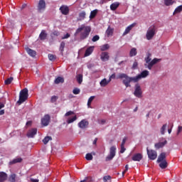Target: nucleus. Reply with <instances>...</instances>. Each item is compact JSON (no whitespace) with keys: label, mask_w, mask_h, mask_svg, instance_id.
Returning <instances> with one entry per match:
<instances>
[{"label":"nucleus","mask_w":182,"mask_h":182,"mask_svg":"<svg viewBox=\"0 0 182 182\" xmlns=\"http://www.w3.org/2000/svg\"><path fill=\"white\" fill-rule=\"evenodd\" d=\"M90 32H92V27H90V26L82 24L78 28H77L74 35L75 36L80 35V41H85V39H87V38H89Z\"/></svg>","instance_id":"obj_1"},{"label":"nucleus","mask_w":182,"mask_h":182,"mask_svg":"<svg viewBox=\"0 0 182 182\" xmlns=\"http://www.w3.org/2000/svg\"><path fill=\"white\" fill-rule=\"evenodd\" d=\"M144 60L146 62V63L144 64L146 69L151 70V69H153V66H154V65H156V63H157L158 62H160L161 59L154 58L151 60V53H148L146 54V57L144 58Z\"/></svg>","instance_id":"obj_2"},{"label":"nucleus","mask_w":182,"mask_h":182,"mask_svg":"<svg viewBox=\"0 0 182 182\" xmlns=\"http://www.w3.org/2000/svg\"><path fill=\"white\" fill-rule=\"evenodd\" d=\"M117 79H123L122 83L126 87H131V82H137L136 77H129V75L125 73L119 74V75L117 77Z\"/></svg>","instance_id":"obj_3"},{"label":"nucleus","mask_w":182,"mask_h":182,"mask_svg":"<svg viewBox=\"0 0 182 182\" xmlns=\"http://www.w3.org/2000/svg\"><path fill=\"white\" fill-rule=\"evenodd\" d=\"M29 97L28 88H24L21 90L19 94V99L17 102L18 105H22L24 102L28 100V97Z\"/></svg>","instance_id":"obj_4"},{"label":"nucleus","mask_w":182,"mask_h":182,"mask_svg":"<svg viewBox=\"0 0 182 182\" xmlns=\"http://www.w3.org/2000/svg\"><path fill=\"white\" fill-rule=\"evenodd\" d=\"M154 35H156V26H152L146 31V38L147 41H151Z\"/></svg>","instance_id":"obj_5"},{"label":"nucleus","mask_w":182,"mask_h":182,"mask_svg":"<svg viewBox=\"0 0 182 182\" xmlns=\"http://www.w3.org/2000/svg\"><path fill=\"white\" fill-rule=\"evenodd\" d=\"M116 156V146H112L109 149V154L105 158V161H110Z\"/></svg>","instance_id":"obj_6"},{"label":"nucleus","mask_w":182,"mask_h":182,"mask_svg":"<svg viewBox=\"0 0 182 182\" xmlns=\"http://www.w3.org/2000/svg\"><path fill=\"white\" fill-rule=\"evenodd\" d=\"M148 157L149 160H156L157 159V151L153 149H146Z\"/></svg>","instance_id":"obj_7"},{"label":"nucleus","mask_w":182,"mask_h":182,"mask_svg":"<svg viewBox=\"0 0 182 182\" xmlns=\"http://www.w3.org/2000/svg\"><path fill=\"white\" fill-rule=\"evenodd\" d=\"M134 96H136V97H138L139 99L141 98L143 91H141V87H140V85H135V90L134 92Z\"/></svg>","instance_id":"obj_8"},{"label":"nucleus","mask_w":182,"mask_h":182,"mask_svg":"<svg viewBox=\"0 0 182 182\" xmlns=\"http://www.w3.org/2000/svg\"><path fill=\"white\" fill-rule=\"evenodd\" d=\"M149 70H147L142 71L139 75H138L135 77L136 82H139V80H140V79L147 77V76L149 75Z\"/></svg>","instance_id":"obj_9"},{"label":"nucleus","mask_w":182,"mask_h":182,"mask_svg":"<svg viewBox=\"0 0 182 182\" xmlns=\"http://www.w3.org/2000/svg\"><path fill=\"white\" fill-rule=\"evenodd\" d=\"M167 144V140H166L164 138H162V141H159L158 143H156L154 144V147L156 150H159V149H163V147Z\"/></svg>","instance_id":"obj_10"},{"label":"nucleus","mask_w":182,"mask_h":182,"mask_svg":"<svg viewBox=\"0 0 182 182\" xmlns=\"http://www.w3.org/2000/svg\"><path fill=\"white\" fill-rule=\"evenodd\" d=\"M37 133H38V129L32 128L31 129L28 131L26 136L27 137H28V139H32L35 137Z\"/></svg>","instance_id":"obj_11"},{"label":"nucleus","mask_w":182,"mask_h":182,"mask_svg":"<svg viewBox=\"0 0 182 182\" xmlns=\"http://www.w3.org/2000/svg\"><path fill=\"white\" fill-rule=\"evenodd\" d=\"M78 127L80 129H87L89 127V121H87L86 119H82L78 123Z\"/></svg>","instance_id":"obj_12"},{"label":"nucleus","mask_w":182,"mask_h":182,"mask_svg":"<svg viewBox=\"0 0 182 182\" xmlns=\"http://www.w3.org/2000/svg\"><path fill=\"white\" fill-rule=\"evenodd\" d=\"M50 122V116L49 114H46L43 119H41V124L43 126H48Z\"/></svg>","instance_id":"obj_13"},{"label":"nucleus","mask_w":182,"mask_h":182,"mask_svg":"<svg viewBox=\"0 0 182 182\" xmlns=\"http://www.w3.org/2000/svg\"><path fill=\"white\" fill-rule=\"evenodd\" d=\"M46 8V3L45 0H40L38 2V10L39 12H42V11H45Z\"/></svg>","instance_id":"obj_14"},{"label":"nucleus","mask_w":182,"mask_h":182,"mask_svg":"<svg viewBox=\"0 0 182 182\" xmlns=\"http://www.w3.org/2000/svg\"><path fill=\"white\" fill-rule=\"evenodd\" d=\"M60 11L63 15H69V7L68 6H61L60 7Z\"/></svg>","instance_id":"obj_15"},{"label":"nucleus","mask_w":182,"mask_h":182,"mask_svg":"<svg viewBox=\"0 0 182 182\" xmlns=\"http://www.w3.org/2000/svg\"><path fill=\"white\" fill-rule=\"evenodd\" d=\"M135 26H136V23H133L132 24L127 26L124 32L123 33V36L127 35V33H129L130 31H132V29H133V28H134Z\"/></svg>","instance_id":"obj_16"},{"label":"nucleus","mask_w":182,"mask_h":182,"mask_svg":"<svg viewBox=\"0 0 182 182\" xmlns=\"http://www.w3.org/2000/svg\"><path fill=\"white\" fill-rule=\"evenodd\" d=\"M109 53L107 52H102L100 55V58L101 60H102V62H106L107 60H109Z\"/></svg>","instance_id":"obj_17"},{"label":"nucleus","mask_w":182,"mask_h":182,"mask_svg":"<svg viewBox=\"0 0 182 182\" xmlns=\"http://www.w3.org/2000/svg\"><path fill=\"white\" fill-rule=\"evenodd\" d=\"M132 159L133 161H140L143 159V155L139 153L135 154Z\"/></svg>","instance_id":"obj_18"},{"label":"nucleus","mask_w":182,"mask_h":182,"mask_svg":"<svg viewBox=\"0 0 182 182\" xmlns=\"http://www.w3.org/2000/svg\"><path fill=\"white\" fill-rule=\"evenodd\" d=\"M46 38H48V33H46V31L45 30H42L39 35V39L41 41H45Z\"/></svg>","instance_id":"obj_19"},{"label":"nucleus","mask_w":182,"mask_h":182,"mask_svg":"<svg viewBox=\"0 0 182 182\" xmlns=\"http://www.w3.org/2000/svg\"><path fill=\"white\" fill-rule=\"evenodd\" d=\"M95 48V46H90L89 48H87V50H85V56H90V55H92V53H93V49Z\"/></svg>","instance_id":"obj_20"},{"label":"nucleus","mask_w":182,"mask_h":182,"mask_svg":"<svg viewBox=\"0 0 182 182\" xmlns=\"http://www.w3.org/2000/svg\"><path fill=\"white\" fill-rule=\"evenodd\" d=\"M26 50L27 53L30 56H31V58H35V56H36V51H35L29 48H26Z\"/></svg>","instance_id":"obj_21"},{"label":"nucleus","mask_w":182,"mask_h":182,"mask_svg":"<svg viewBox=\"0 0 182 182\" xmlns=\"http://www.w3.org/2000/svg\"><path fill=\"white\" fill-rule=\"evenodd\" d=\"M120 6V3L118 1L114 2L110 5L111 11H116Z\"/></svg>","instance_id":"obj_22"},{"label":"nucleus","mask_w":182,"mask_h":182,"mask_svg":"<svg viewBox=\"0 0 182 182\" xmlns=\"http://www.w3.org/2000/svg\"><path fill=\"white\" fill-rule=\"evenodd\" d=\"M8 178V174L5 172H0V182L6 181Z\"/></svg>","instance_id":"obj_23"},{"label":"nucleus","mask_w":182,"mask_h":182,"mask_svg":"<svg viewBox=\"0 0 182 182\" xmlns=\"http://www.w3.org/2000/svg\"><path fill=\"white\" fill-rule=\"evenodd\" d=\"M164 160H166V154L164 152H162L159 156L156 161H157V163H160L161 161H164Z\"/></svg>","instance_id":"obj_24"},{"label":"nucleus","mask_w":182,"mask_h":182,"mask_svg":"<svg viewBox=\"0 0 182 182\" xmlns=\"http://www.w3.org/2000/svg\"><path fill=\"white\" fill-rule=\"evenodd\" d=\"M114 29L113 28H112V27H110V26H108V28H107V31H106V35H107V36L109 38V36H113V32H114Z\"/></svg>","instance_id":"obj_25"},{"label":"nucleus","mask_w":182,"mask_h":182,"mask_svg":"<svg viewBox=\"0 0 182 182\" xmlns=\"http://www.w3.org/2000/svg\"><path fill=\"white\" fill-rule=\"evenodd\" d=\"M109 83H110V81H109V80H107L106 78H104L103 80H101V82H100V86H102V87H105L107 86Z\"/></svg>","instance_id":"obj_26"},{"label":"nucleus","mask_w":182,"mask_h":182,"mask_svg":"<svg viewBox=\"0 0 182 182\" xmlns=\"http://www.w3.org/2000/svg\"><path fill=\"white\" fill-rule=\"evenodd\" d=\"M65 82V79L62 77H58L55 81L54 83H55V85H59V83H63Z\"/></svg>","instance_id":"obj_27"},{"label":"nucleus","mask_w":182,"mask_h":182,"mask_svg":"<svg viewBox=\"0 0 182 182\" xmlns=\"http://www.w3.org/2000/svg\"><path fill=\"white\" fill-rule=\"evenodd\" d=\"M86 18V11H82L79 14L78 21H83Z\"/></svg>","instance_id":"obj_28"},{"label":"nucleus","mask_w":182,"mask_h":182,"mask_svg":"<svg viewBox=\"0 0 182 182\" xmlns=\"http://www.w3.org/2000/svg\"><path fill=\"white\" fill-rule=\"evenodd\" d=\"M136 55H137V49L136 48H132L129 52V56L133 58V56H136Z\"/></svg>","instance_id":"obj_29"},{"label":"nucleus","mask_w":182,"mask_h":182,"mask_svg":"<svg viewBox=\"0 0 182 182\" xmlns=\"http://www.w3.org/2000/svg\"><path fill=\"white\" fill-rule=\"evenodd\" d=\"M99 11L97 9H95L90 12V19H93L94 18L96 17V15H97V12Z\"/></svg>","instance_id":"obj_30"},{"label":"nucleus","mask_w":182,"mask_h":182,"mask_svg":"<svg viewBox=\"0 0 182 182\" xmlns=\"http://www.w3.org/2000/svg\"><path fill=\"white\" fill-rule=\"evenodd\" d=\"M159 167L162 169L167 168V161L164 160L159 162Z\"/></svg>","instance_id":"obj_31"},{"label":"nucleus","mask_w":182,"mask_h":182,"mask_svg":"<svg viewBox=\"0 0 182 182\" xmlns=\"http://www.w3.org/2000/svg\"><path fill=\"white\" fill-rule=\"evenodd\" d=\"M173 4H176V1L174 0H164V4L166 6H170L173 5Z\"/></svg>","instance_id":"obj_32"},{"label":"nucleus","mask_w":182,"mask_h":182,"mask_svg":"<svg viewBox=\"0 0 182 182\" xmlns=\"http://www.w3.org/2000/svg\"><path fill=\"white\" fill-rule=\"evenodd\" d=\"M109 48H110V46H109V44H104L100 46V50H102V52H105V50H107Z\"/></svg>","instance_id":"obj_33"},{"label":"nucleus","mask_w":182,"mask_h":182,"mask_svg":"<svg viewBox=\"0 0 182 182\" xmlns=\"http://www.w3.org/2000/svg\"><path fill=\"white\" fill-rule=\"evenodd\" d=\"M16 178V174L12 173L9 177V182H15Z\"/></svg>","instance_id":"obj_34"},{"label":"nucleus","mask_w":182,"mask_h":182,"mask_svg":"<svg viewBox=\"0 0 182 182\" xmlns=\"http://www.w3.org/2000/svg\"><path fill=\"white\" fill-rule=\"evenodd\" d=\"M52 140V136H47L43 139V144H48Z\"/></svg>","instance_id":"obj_35"},{"label":"nucleus","mask_w":182,"mask_h":182,"mask_svg":"<svg viewBox=\"0 0 182 182\" xmlns=\"http://www.w3.org/2000/svg\"><path fill=\"white\" fill-rule=\"evenodd\" d=\"M182 11V5L178 6V7L176 8V9L173 11V15H176V14H180V12Z\"/></svg>","instance_id":"obj_36"},{"label":"nucleus","mask_w":182,"mask_h":182,"mask_svg":"<svg viewBox=\"0 0 182 182\" xmlns=\"http://www.w3.org/2000/svg\"><path fill=\"white\" fill-rule=\"evenodd\" d=\"M22 162V158H16L12 161H11V164H16V163H21Z\"/></svg>","instance_id":"obj_37"},{"label":"nucleus","mask_w":182,"mask_h":182,"mask_svg":"<svg viewBox=\"0 0 182 182\" xmlns=\"http://www.w3.org/2000/svg\"><path fill=\"white\" fill-rule=\"evenodd\" d=\"M77 81L78 82L79 85H82V82H83V75L82 74L77 75Z\"/></svg>","instance_id":"obj_38"},{"label":"nucleus","mask_w":182,"mask_h":182,"mask_svg":"<svg viewBox=\"0 0 182 182\" xmlns=\"http://www.w3.org/2000/svg\"><path fill=\"white\" fill-rule=\"evenodd\" d=\"M75 120H77V117L74 116L73 118H69L68 120H67V123L68 124H70V123H73V122H75Z\"/></svg>","instance_id":"obj_39"},{"label":"nucleus","mask_w":182,"mask_h":182,"mask_svg":"<svg viewBox=\"0 0 182 182\" xmlns=\"http://www.w3.org/2000/svg\"><path fill=\"white\" fill-rule=\"evenodd\" d=\"M85 159L88 161H90L93 160V155H92V154H90V153H88L85 155Z\"/></svg>","instance_id":"obj_40"},{"label":"nucleus","mask_w":182,"mask_h":182,"mask_svg":"<svg viewBox=\"0 0 182 182\" xmlns=\"http://www.w3.org/2000/svg\"><path fill=\"white\" fill-rule=\"evenodd\" d=\"M14 80V77H11L4 81L5 85H11Z\"/></svg>","instance_id":"obj_41"},{"label":"nucleus","mask_w":182,"mask_h":182,"mask_svg":"<svg viewBox=\"0 0 182 182\" xmlns=\"http://www.w3.org/2000/svg\"><path fill=\"white\" fill-rule=\"evenodd\" d=\"M166 128H167V124H165L162 126V127L161 128V134H164V133H166Z\"/></svg>","instance_id":"obj_42"},{"label":"nucleus","mask_w":182,"mask_h":182,"mask_svg":"<svg viewBox=\"0 0 182 182\" xmlns=\"http://www.w3.org/2000/svg\"><path fill=\"white\" fill-rule=\"evenodd\" d=\"M95 96H91L87 101V106L90 107V105H92V102H93V100L95 99Z\"/></svg>","instance_id":"obj_43"},{"label":"nucleus","mask_w":182,"mask_h":182,"mask_svg":"<svg viewBox=\"0 0 182 182\" xmlns=\"http://www.w3.org/2000/svg\"><path fill=\"white\" fill-rule=\"evenodd\" d=\"M49 60H56V55L53 54H48Z\"/></svg>","instance_id":"obj_44"},{"label":"nucleus","mask_w":182,"mask_h":182,"mask_svg":"<svg viewBox=\"0 0 182 182\" xmlns=\"http://www.w3.org/2000/svg\"><path fill=\"white\" fill-rule=\"evenodd\" d=\"M100 39V37L98 35H96L94 37H92V42H97V41H99Z\"/></svg>","instance_id":"obj_45"},{"label":"nucleus","mask_w":182,"mask_h":182,"mask_svg":"<svg viewBox=\"0 0 182 182\" xmlns=\"http://www.w3.org/2000/svg\"><path fill=\"white\" fill-rule=\"evenodd\" d=\"M112 180V176H105L103 177V181L105 182H107V181H111Z\"/></svg>","instance_id":"obj_46"},{"label":"nucleus","mask_w":182,"mask_h":182,"mask_svg":"<svg viewBox=\"0 0 182 182\" xmlns=\"http://www.w3.org/2000/svg\"><path fill=\"white\" fill-rule=\"evenodd\" d=\"M65 43L63 41L61 42L60 45V52H63L64 49H65Z\"/></svg>","instance_id":"obj_47"},{"label":"nucleus","mask_w":182,"mask_h":182,"mask_svg":"<svg viewBox=\"0 0 182 182\" xmlns=\"http://www.w3.org/2000/svg\"><path fill=\"white\" fill-rule=\"evenodd\" d=\"M73 95H79V93H80V89H79V88H75V89L73 90Z\"/></svg>","instance_id":"obj_48"},{"label":"nucleus","mask_w":182,"mask_h":182,"mask_svg":"<svg viewBox=\"0 0 182 182\" xmlns=\"http://www.w3.org/2000/svg\"><path fill=\"white\" fill-rule=\"evenodd\" d=\"M137 66H139V63H137L136 60H135L132 65V69H137Z\"/></svg>","instance_id":"obj_49"},{"label":"nucleus","mask_w":182,"mask_h":182,"mask_svg":"<svg viewBox=\"0 0 182 182\" xmlns=\"http://www.w3.org/2000/svg\"><path fill=\"white\" fill-rule=\"evenodd\" d=\"M56 100H58L57 96L54 95V96L51 97V99H50L51 103H55V102H56Z\"/></svg>","instance_id":"obj_50"},{"label":"nucleus","mask_w":182,"mask_h":182,"mask_svg":"<svg viewBox=\"0 0 182 182\" xmlns=\"http://www.w3.org/2000/svg\"><path fill=\"white\" fill-rule=\"evenodd\" d=\"M72 114H75V112L73 111H69L65 113V116L68 117V116H72Z\"/></svg>","instance_id":"obj_51"},{"label":"nucleus","mask_w":182,"mask_h":182,"mask_svg":"<svg viewBox=\"0 0 182 182\" xmlns=\"http://www.w3.org/2000/svg\"><path fill=\"white\" fill-rule=\"evenodd\" d=\"M112 79H116V73H113L112 75L109 76V82H112Z\"/></svg>","instance_id":"obj_52"},{"label":"nucleus","mask_w":182,"mask_h":182,"mask_svg":"<svg viewBox=\"0 0 182 182\" xmlns=\"http://www.w3.org/2000/svg\"><path fill=\"white\" fill-rule=\"evenodd\" d=\"M128 170H129V165H126L124 171H122V176H124V174H126V173H127Z\"/></svg>","instance_id":"obj_53"},{"label":"nucleus","mask_w":182,"mask_h":182,"mask_svg":"<svg viewBox=\"0 0 182 182\" xmlns=\"http://www.w3.org/2000/svg\"><path fill=\"white\" fill-rule=\"evenodd\" d=\"M68 38H70V34H69V33H67L64 36L61 38V39H68Z\"/></svg>","instance_id":"obj_54"},{"label":"nucleus","mask_w":182,"mask_h":182,"mask_svg":"<svg viewBox=\"0 0 182 182\" xmlns=\"http://www.w3.org/2000/svg\"><path fill=\"white\" fill-rule=\"evenodd\" d=\"M124 151H126V148H124V145H121L120 153L123 154V153H124Z\"/></svg>","instance_id":"obj_55"},{"label":"nucleus","mask_w":182,"mask_h":182,"mask_svg":"<svg viewBox=\"0 0 182 182\" xmlns=\"http://www.w3.org/2000/svg\"><path fill=\"white\" fill-rule=\"evenodd\" d=\"M181 132H182V127L178 126V131H177V136H178V134H180V133H181Z\"/></svg>","instance_id":"obj_56"},{"label":"nucleus","mask_w":182,"mask_h":182,"mask_svg":"<svg viewBox=\"0 0 182 182\" xmlns=\"http://www.w3.org/2000/svg\"><path fill=\"white\" fill-rule=\"evenodd\" d=\"M53 35L54 36H59V35H60V33L58 31H55L53 32Z\"/></svg>","instance_id":"obj_57"},{"label":"nucleus","mask_w":182,"mask_h":182,"mask_svg":"<svg viewBox=\"0 0 182 182\" xmlns=\"http://www.w3.org/2000/svg\"><path fill=\"white\" fill-rule=\"evenodd\" d=\"M127 141V137H124L123 139H122V142L121 144V146H124V144H126V141Z\"/></svg>","instance_id":"obj_58"},{"label":"nucleus","mask_w":182,"mask_h":182,"mask_svg":"<svg viewBox=\"0 0 182 182\" xmlns=\"http://www.w3.org/2000/svg\"><path fill=\"white\" fill-rule=\"evenodd\" d=\"M99 124H105V123H106V120L105 119H100L98 121Z\"/></svg>","instance_id":"obj_59"},{"label":"nucleus","mask_w":182,"mask_h":182,"mask_svg":"<svg viewBox=\"0 0 182 182\" xmlns=\"http://www.w3.org/2000/svg\"><path fill=\"white\" fill-rule=\"evenodd\" d=\"M30 181H31V182H39V179H34L33 178H31Z\"/></svg>","instance_id":"obj_60"},{"label":"nucleus","mask_w":182,"mask_h":182,"mask_svg":"<svg viewBox=\"0 0 182 182\" xmlns=\"http://www.w3.org/2000/svg\"><path fill=\"white\" fill-rule=\"evenodd\" d=\"M4 114H5V109H1V110L0 111V116H2V115H4Z\"/></svg>","instance_id":"obj_61"},{"label":"nucleus","mask_w":182,"mask_h":182,"mask_svg":"<svg viewBox=\"0 0 182 182\" xmlns=\"http://www.w3.org/2000/svg\"><path fill=\"white\" fill-rule=\"evenodd\" d=\"M3 107H5V105L2 102H0V110L1 109H3Z\"/></svg>","instance_id":"obj_62"},{"label":"nucleus","mask_w":182,"mask_h":182,"mask_svg":"<svg viewBox=\"0 0 182 182\" xmlns=\"http://www.w3.org/2000/svg\"><path fill=\"white\" fill-rule=\"evenodd\" d=\"M32 124V122L31 121H28L26 122V126H31Z\"/></svg>","instance_id":"obj_63"},{"label":"nucleus","mask_w":182,"mask_h":182,"mask_svg":"<svg viewBox=\"0 0 182 182\" xmlns=\"http://www.w3.org/2000/svg\"><path fill=\"white\" fill-rule=\"evenodd\" d=\"M97 143V138H95L93 141V144H96Z\"/></svg>","instance_id":"obj_64"}]
</instances>
